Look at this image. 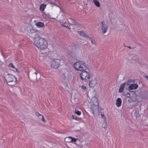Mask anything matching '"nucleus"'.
I'll return each instance as SVG.
<instances>
[{"label":"nucleus","instance_id":"obj_1","mask_svg":"<svg viewBox=\"0 0 148 148\" xmlns=\"http://www.w3.org/2000/svg\"><path fill=\"white\" fill-rule=\"evenodd\" d=\"M34 45L41 50H44L48 47L47 40L39 35L35 36L34 38Z\"/></svg>","mask_w":148,"mask_h":148},{"label":"nucleus","instance_id":"obj_2","mask_svg":"<svg viewBox=\"0 0 148 148\" xmlns=\"http://www.w3.org/2000/svg\"><path fill=\"white\" fill-rule=\"evenodd\" d=\"M79 75L82 80L84 82H88L92 78V75L90 73V68H86L81 72Z\"/></svg>","mask_w":148,"mask_h":148},{"label":"nucleus","instance_id":"obj_3","mask_svg":"<svg viewBox=\"0 0 148 148\" xmlns=\"http://www.w3.org/2000/svg\"><path fill=\"white\" fill-rule=\"evenodd\" d=\"M73 66L76 70L80 71H82L86 68L88 69V67L84 61L80 60L75 62Z\"/></svg>","mask_w":148,"mask_h":148},{"label":"nucleus","instance_id":"obj_4","mask_svg":"<svg viewBox=\"0 0 148 148\" xmlns=\"http://www.w3.org/2000/svg\"><path fill=\"white\" fill-rule=\"evenodd\" d=\"M6 81L8 84L10 86L15 85L16 82V78L13 75L8 74L7 76Z\"/></svg>","mask_w":148,"mask_h":148},{"label":"nucleus","instance_id":"obj_5","mask_svg":"<svg viewBox=\"0 0 148 148\" xmlns=\"http://www.w3.org/2000/svg\"><path fill=\"white\" fill-rule=\"evenodd\" d=\"M50 63V66L53 69H57L60 65V60L58 59H52L51 60Z\"/></svg>","mask_w":148,"mask_h":148},{"label":"nucleus","instance_id":"obj_6","mask_svg":"<svg viewBox=\"0 0 148 148\" xmlns=\"http://www.w3.org/2000/svg\"><path fill=\"white\" fill-rule=\"evenodd\" d=\"M91 111L94 116L99 115V105L91 104Z\"/></svg>","mask_w":148,"mask_h":148},{"label":"nucleus","instance_id":"obj_7","mask_svg":"<svg viewBox=\"0 0 148 148\" xmlns=\"http://www.w3.org/2000/svg\"><path fill=\"white\" fill-rule=\"evenodd\" d=\"M61 24L62 26L68 28L69 29H70V28L68 26V24L76 25L77 24V22H75V21L69 18L68 20V23H66V21L64 22L63 21L62 22H61Z\"/></svg>","mask_w":148,"mask_h":148},{"label":"nucleus","instance_id":"obj_8","mask_svg":"<svg viewBox=\"0 0 148 148\" xmlns=\"http://www.w3.org/2000/svg\"><path fill=\"white\" fill-rule=\"evenodd\" d=\"M101 28L103 33V34L106 33L107 32L108 27V26L106 22L105 21L102 22H101Z\"/></svg>","mask_w":148,"mask_h":148},{"label":"nucleus","instance_id":"obj_9","mask_svg":"<svg viewBox=\"0 0 148 148\" xmlns=\"http://www.w3.org/2000/svg\"><path fill=\"white\" fill-rule=\"evenodd\" d=\"M89 81V86L91 88H94L96 86L98 83V80L96 78L91 79Z\"/></svg>","mask_w":148,"mask_h":148},{"label":"nucleus","instance_id":"obj_10","mask_svg":"<svg viewBox=\"0 0 148 148\" xmlns=\"http://www.w3.org/2000/svg\"><path fill=\"white\" fill-rule=\"evenodd\" d=\"M131 82V80H129L126 82H125L121 84L120 86V87L119 90V92L120 93L122 92L124 88L125 85H127V86H128L130 84V83Z\"/></svg>","mask_w":148,"mask_h":148},{"label":"nucleus","instance_id":"obj_11","mask_svg":"<svg viewBox=\"0 0 148 148\" xmlns=\"http://www.w3.org/2000/svg\"><path fill=\"white\" fill-rule=\"evenodd\" d=\"M77 140V138L71 136L66 137L65 139V141L67 143L75 142Z\"/></svg>","mask_w":148,"mask_h":148},{"label":"nucleus","instance_id":"obj_12","mask_svg":"<svg viewBox=\"0 0 148 148\" xmlns=\"http://www.w3.org/2000/svg\"><path fill=\"white\" fill-rule=\"evenodd\" d=\"M130 101L132 102H135L137 100V95L134 92H133L132 95H131L130 97Z\"/></svg>","mask_w":148,"mask_h":148},{"label":"nucleus","instance_id":"obj_13","mask_svg":"<svg viewBox=\"0 0 148 148\" xmlns=\"http://www.w3.org/2000/svg\"><path fill=\"white\" fill-rule=\"evenodd\" d=\"M91 104L99 105V101L98 99L95 96L92 97L90 100Z\"/></svg>","mask_w":148,"mask_h":148},{"label":"nucleus","instance_id":"obj_14","mask_svg":"<svg viewBox=\"0 0 148 148\" xmlns=\"http://www.w3.org/2000/svg\"><path fill=\"white\" fill-rule=\"evenodd\" d=\"M27 30L28 32L30 34H33L38 32L39 31L38 30L33 27L32 26L29 27Z\"/></svg>","mask_w":148,"mask_h":148},{"label":"nucleus","instance_id":"obj_15","mask_svg":"<svg viewBox=\"0 0 148 148\" xmlns=\"http://www.w3.org/2000/svg\"><path fill=\"white\" fill-rule=\"evenodd\" d=\"M138 87V85L136 84H130L129 86V88L130 90H135Z\"/></svg>","mask_w":148,"mask_h":148},{"label":"nucleus","instance_id":"obj_16","mask_svg":"<svg viewBox=\"0 0 148 148\" xmlns=\"http://www.w3.org/2000/svg\"><path fill=\"white\" fill-rule=\"evenodd\" d=\"M77 33L80 36L84 37H88V35L82 31H77Z\"/></svg>","mask_w":148,"mask_h":148},{"label":"nucleus","instance_id":"obj_17","mask_svg":"<svg viewBox=\"0 0 148 148\" xmlns=\"http://www.w3.org/2000/svg\"><path fill=\"white\" fill-rule=\"evenodd\" d=\"M122 103V100L120 98H118L116 100V105L117 107L121 106Z\"/></svg>","mask_w":148,"mask_h":148},{"label":"nucleus","instance_id":"obj_18","mask_svg":"<svg viewBox=\"0 0 148 148\" xmlns=\"http://www.w3.org/2000/svg\"><path fill=\"white\" fill-rule=\"evenodd\" d=\"M36 25L37 27L42 28L44 26V23L41 22H38L36 23Z\"/></svg>","mask_w":148,"mask_h":148},{"label":"nucleus","instance_id":"obj_19","mask_svg":"<svg viewBox=\"0 0 148 148\" xmlns=\"http://www.w3.org/2000/svg\"><path fill=\"white\" fill-rule=\"evenodd\" d=\"M95 5L97 7L100 6V4L99 1V0H92Z\"/></svg>","mask_w":148,"mask_h":148},{"label":"nucleus","instance_id":"obj_20","mask_svg":"<svg viewBox=\"0 0 148 148\" xmlns=\"http://www.w3.org/2000/svg\"><path fill=\"white\" fill-rule=\"evenodd\" d=\"M45 58L44 54L42 53L40 54L39 57V59L40 61H43Z\"/></svg>","mask_w":148,"mask_h":148},{"label":"nucleus","instance_id":"obj_21","mask_svg":"<svg viewBox=\"0 0 148 148\" xmlns=\"http://www.w3.org/2000/svg\"><path fill=\"white\" fill-rule=\"evenodd\" d=\"M46 5L45 4H42L40 6V11L42 12L44 11L46 8Z\"/></svg>","mask_w":148,"mask_h":148},{"label":"nucleus","instance_id":"obj_22","mask_svg":"<svg viewBox=\"0 0 148 148\" xmlns=\"http://www.w3.org/2000/svg\"><path fill=\"white\" fill-rule=\"evenodd\" d=\"M32 72L33 73L35 74L37 76L38 73V71L35 69H32L30 72Z\"/></svg>","mask_w":148,"mask_h":148},{"label":"nucleus","instance_id":"obj_23","mask_svg":"<svg viewBox=\"0 0 148 148\" xmlns=\"http://www.w3.org/2000/svg\"><path fill=\"white\" fill-rule=\"evenodd\" d=\"M75 113L78 116H79L81 114V112L77 109L75 110Z\"/></svg>","mask_w":148,"mask_h":148},{"label":"nucleus","instance_id":"obj_24","mask_svg":"<svg viewBox=\"0 0 148 148\" xmlns=\"http://www.w3.org/2000/svg\"><path fill=\"white\" fill-rule=\"evenodd\" d=\"M101 118H102L104 120V121L106 123V116H105L104 114L103 113L101 114Z\"/></svg>","mask_w":148,"mask_h":148},{"label":"nucleus","instance_id":"obj_25","mask_svg":"<svg viewBox=\"0 0 148 148\" xmlns=\"http://www.w3.org/2000/svg\"><path fill=\"white\" fill-rule=\"evenodd\" d=\"M123 95L126 97H130V95L129 93L127 92L126 93L125 92H123Z\"/></svg>","mask_w":148,"mask_h":148},{"label":"nucleus","instance_id":"obj_26","mask_svg":"<svg viewBox=\"0 0 148 148\" xmlns=\"http://www.w3.org/2000/svg\"><path fill=\"white\" fill-rule=\"evenodd\" d=\"M67 76V75L66 73H63L62 75H61V77L62 78L64 79H65Z\"/></svg>","mask_w":148,"mask_h":148},{"label":"nucleus","instance_id":"obj_27","mask_svg":"<svg viewBox=\"0 0 148 148\" xmlns=\"http://www.w3.org/2000/svg\"><path fill=\"white\" fill-rule=\"evenodd\" d=\"M9 66L10 67H11L13 69L15 68V67L14 66V65L12 63H10L9 64Z\"/></svg>","mask_w":148,"mask_h":148},{"label":"nucleus","instance_id":"obj_28","mask_svg":"<svg viewBox=\"0 0 148 148\" xmlns=\"http://www.w3.org/2000/svg\"><path fill=\"white\" fill-rule=\"evenodd\" d=\"M41 116H42L41 119H42V122H44V123L46 122V121L45 119L43 116L42 115Z\"/></svg>","mask_w":148,"mask_h":148},{"label":"nucleus","instance_id":"obj_29","mask_svg":"<svg viewBox=\"0 0 148 148\" xmlns=\"http://www.w3.org/2000/svg\"><path fill=\"white\" fill-rule=\"evenodd\" d=\"M36 114L37 116H42V115L41 114H39L38 112H36L35 113Z\"/></svg>","mask_w":148,"mask_h":148},{"label":"nucleus","instance_id":"obj_30","mask_svg":"<svg viewBox=\"0 0 148 148\" xmlns=\"http://www.w3.org/2000/svg\"><path fill=\"white\" fill-rule=\"evenodd\" d=\"M82 88L84 90H85L86 89V87L84 85H82L81 86Z\"/></svg>","mask_w":148,"mask_h":148},{"label":"nucleus","instance_id":"obj_31","mask_svg":"<svg viewBox=\"0 0 148 148\" xmlns=\"http://www.w3.org/2000/svg\"><path fill=\"white\" fill-rule=\"evenodd\" d=\"M14 69H15L16 70V71L17 72V73H20V71L18 69H17L15 67V68H14Z\"/></svg>","mask_w":148,"mask_h":148},{"label":"nucleus","instance_id":"obj_32","mask_svg":"<svg viewBox=\"0 0 148 148\" xmlns=\"http://www.w3.org/2000/svg\"><path fill=\"white\" fill-rule=\"evenodd\" d=\"M144 77L145 79L148 80V75H145Z\"/></svg>","mask_w":148,"mask_h":148},{"label":"nucleus","instance_id":"obj_33","mask_svg":"<svg viewBox=\"0 0 148 148\" xmlns=\"http://www.w3.org/2000/svg\"><path fill=\"white\" fill-rule=\"evenodd\" d=\"M72 117L73 119H75L76 120H77V118L76 117H75V116L73 115H72Z\"/></svg>","mask_w":148,"mask_h":148},{"label":"nucleus","instance_id":"obj_34","mask_svg":"<svg viewBox=\"0 0 148 148\" xmlns=\"http://www.w3.org/2000/svg\"><path fill=\"white\" fill-rule=\"evenodd\" d=\"M47 16L49 18H52V19H54V18H51L50 17V16L48 14V15H47Z\"/></svg>","mask_w":148,"mask_h":148},{"label":"nucleus","instance_id":"obj_35","mask_svg":"<svg viewBox=\"0 0 148 148\" xmlns=\"http://www.w3.org/2000/svg\"><path fill=\"white\" fill-rule=\"evenodd\" d=\"M3 64V63L0 60V65H2Z\"/></svg>","mask_w":148,"mask_h":148},{"label":"nucleus","instance_id":"obj_36","mask_svg":"<svg viewBox=\"0 0 148 148\" xmlns=\"http://www.w3.org/2000/svg\"><path fill=\"white\" fill-rule=\"evenodd\" d=\"M91 42L92 43H93V42H92V41H91Z\"/></svg>","mask_w":148,"mask_h":148}]
</instances>
